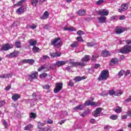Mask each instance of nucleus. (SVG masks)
Masks as SVG:
<instances>
[{
	"instance_id": "obj_1",
	"label": "nucleus",
	"mask_w": 131,
	"mask_h": 131,
	"mask_svg": "<svg viewBox=\"0 0 131 131\" xmlns=\"http://www.w3.org/2000/svg\"><path fill=\"white\" fill-rule=\"evenodd\" d=\"M108 77H109V72L108 71L103 70L101 72L98 79L99 81H101V80H107Z\"/></svg>"
},
{
	"instance_id": "obj_2",
	"label": "nucleus",
	"mask_w": 131,
	"mask_h": 131,
	"mask_svg": "<svg viewBox=\"0 0 131 131\" xmlns=\"http://www.w3.org/2000/svg\"><path fill=\"white\" fill-rule=\"evenodd\" d=\"M69 64L73 66V67H77V66H80V67H84L86 64L84 61L78 62V61H73L72 60L70 61Z\"/></svg>"
},
{
	"instance_id": "obj_3",
	"label": "nucleus",
	"mask_w": 131,
	"mask_h": 131,
	"mask_svg": "<svg viewBox=\"0 0 131 131\" xmlns=\"http://www.w3.org/2000/svg\"><path fill=\"white\" fill-rule=\"evenodd\" d=\"M60 40H61L60 37H57L55 38L53 40H51V46H53L54 47H55V48H58V47H60V46L61 45V42H58V41Z\"/></svg>"
},
{
	"instance_id": "obj_4",
	"label": "nucleus",
	"mask_w": 131,
	"mask_h": 131,
	"mask_svg": "<svg viewBox=\"0 0 131 131\" xmlns=\"http://www.w3.org/2000/svg\"><path fill=\"white\" fill-rule=\"evenodd\" d=\"M62 88H63V83H56V86L53 90L54 93L55 94H57V93H59V92H60V91L62 90Z\"/></svg>"
},
{
	"instance_id": "obj_5",
	"label": "nucleus",
	"mask_w": 131,
	"mask_h": 131,
	"mask_svg": "<svg viewBox=\"0 0 131 131\" xmlns=\"http://www.w3.org/2000/svg\"><path fill=\"white\" fill-rule=\"evenodd\" d=\"M13 48H14V46L12 44L5 43L3 45L1 48V50L4 51H9V50L13 49Z\"/></svg>"
},
{
	"instance_id": "obj_6",
	"label": "nucleus",
	"mask_w": 131,
	"mask_h": 131,
	"mask_svg": "<svg viewBox=\"0 0 131 131\" xmlns=\"http://www.w3.org/2000/svg\"><path fill=\"white\" fill-rule=\"evenodd\" d=\"M120 53L122 54H129L130 52V50L128 48V46H124L119 51Z\"/></svg>"
},
{
	"instance_id": "obj_7",
	"label": "nucleus",
	"mask_w": 131,
	"mask_h": 131,
	"mask_svg": "<svg viewBox=\"0 0 131 131\" xmlns=\"http://www.w3.org/2000/svg\"><path fill=\"white\" fill-rule=\"evenodd\" d=\"M101 112H102V108L98 107L97 108H96L95 111L93 112L92 114L93 116H94V117H99V116H100Z\"/></svg>"
},
{
	"instance_id": "obj_8",
	"label": "nucleus",
	"mask_w": 131,
	"mask_h": 131,
	"mask_svg": "<svg viewBox=\"0 0 131 131\" xmlns=\"http://www.w3.org/2000/svg\"><path fill=\"white\" fill-rule=\"evenodd\" d=\"M127 9H128V5H127V3H124L121 5V9H119L118 11L119 13H121V12H125V11H126Z\"/></svg>"
},
{
	"instance_id": "obj_9",
	"label": "nucleus",
	"mask_w": 131,
	"mask_h": 131,
	"mask_svg": "<svg viewBox=\"0 0 131 131\" xmlns=\"http://www.w3.org/2000/svg\"><path fill=\"white\" fill-rule=\"evenodd\" d=\"M19 51H14L13 52L11 53L10 54L7 55L6 56L7 58H16L18 57L19 55Z\"/></svg>"
},
{
	"instance_id": "obj_10",
	"label": "nucleus",
	"mask_w": 131,
	"mask_h": 131,
	"mask_svg": "<svg viewBox=\"0 0 131 131\" xmlns=\"http://www.w3.org/2000/svg\"><path fill=\"white\" fill-rule=\"evenodd\" d=\"M38 76V73L37 72H36L29 76V79L30 81H32L33 79H36V77H37Z\"/></svg>"
},
{
	"instance_id": "obj_11",
	"label": "nucleus",
	"mask_w": 131,
	"mask_h": 131,
	"mask_svg": "<svg viewBox=\"0 0 131 131\" xmlns=\"http://www.w3.org/2000/svg\"><path fill=\"white\" fill-rule=\"evenodd\" d=\"M108 93L110 96H113V95H115V96H121V95H122V93L121 92H115L113 90H109Z\"/></svg>"
},
{
	"instance_id": "obj_12",
	"label": "nucleus",
	"mask_w": 131,
	"mask_h": 131,
	"mask_svg": "<svg viewBox=\"0 0 131 131\" xmlns=\"http://www.w3.org/2000/svg\"><path fill=\"white\" fill-rule=\"evenodd\" d=\"M25 11H26V8H25L24 6H22L16 10V12L17 13L18 15H21V14H23Z\"/></svg>"
},
{
	"instance_id": "obj_13",
	"label": "nucleus",
	"mask_w": 131,
	"mask_h": 131,
	"mask_svg": "<svg viewBox=\"0 0 131 131\" xmlns=\"http://www.w3.org/2000/svg\"><path fill=\"white\" fill-rule=\"evenodd\" d=\"M124 31H125V29L122 27H117L115 29L116 34H121V33H123Z\"/></svg>"
},
{
	"instance_id": "obj_14",
	"label": "nucleus",
	"mask_w": 131,
	"mask_h": 131,
	"mask_svg": "<svg viewBox=\"0 0 131 131\" xmlns=\"http://www.w3.org/2000/svg\"><path fill=\"white\" fill-rule=\"evenodd\" d=\"M20 62L22 63V64L28 63L32 65L34 63V60L33 59H24L21 60Z\"/></svg>"
},
{
	"instance_id": "obj_15",
	"label": "nucleus",
	"mask_w": 131,
	"mask_h": 131,
	"mask_svg": "<svg viewBox=\"0 0 131 131\" xmlns=\"http://www.w3.org/2000/svg\"><path fill=\"white\" fill-rule=\"evenodd\" d=\"M98 15L101 16V17H105V16H108L109 15V12L105 11L104 10H100L98 12Z\"/></svg>"
},
{
	"instance_id": "obj_16",
	"label": "nucleus",
	"mask_w": 131,
	"mask_h": 131,
	"mask_svg": "<svg viewBox=\"0 0 131 131\" xmlns=\"http://www.w3.org/2000/svg\"><path fill=\"white\" fill-rule=\"evenodd\" d=\"M66 61H58L56 62L55 65H56L57 67H61V66H64V65H66Z\"/></svg>"
},
{
	"instance_id": "obj_17",
	"label": "nucleus",
	"mask_w": 131,
	"mask_h": 131,
	"mask_svg": "<svg viewBox=\"0 0 131 131\" xmlns=\"http://www.w3.org/2000/svg\"><path fill=\"white\" fill-rule=\"evenodd\" d=\"M28 42H29V43L31 47H32V46L35 47V46H36V45L37 43V41L36 40L32 39H31L29 40H28Z\"/></svg>"
},
{
	"instance_id": "obj_18",
	"label": "nucleus",
	"mask_w": 131,
	"mask_h": 131,
	"mask_svg": "<svg viewBox=\"0 0 131 131\" xmlns=\"http://www.w3.org/2000/svg\"><path fill=\"white\" fill-rule=\"evenodd\" d=\"M85 106H97V103L94 101L88 100L85 102Z\"/></svg>"
},
{
	"instance_id": "obj_19",
	"label": "nucleus",
	"mask_w": 131,
	"mask_h": 131,
	"mask_svg": "<svg viewBox=\"0 0 131 131\" xmlns=\"http://www.w3.org/2000/svg\"><path fill=\"white\" fill-rule=\"evenodd\" d=\"M90 55H85L81 59V62H83L84 63H86L87 62H89L90 60Z\"/></svg>"
},
{
	"instance_id": "obj_20",
	"label": "nucleus",
	"mask_w": 131,
	"mask_h": 131,
	"mask_svg": "<svg viewBox=\"0 0 131 131\" xmlns=\"http://www.w3.org/2000/svg\"><path fill=\"white\" fill-rule=\"evenodd\" d=\"M85 13H86V11L84 9H80L77 11V14L79 15V16H84Z\"/></svg>"
},
{
	"instance_id": "obj_21",
	"label": "nucleus",
	"mask_w": 131,
	"mask_h": 131,
	"mask_svg": "<svg viewBox=\"0 0 131 131\" xmlns=\"http://www.w3.org/2000/svg\"><path fill=\"white\" fill-rule=\"evenodd\" d=\"M50 55L51 58H56V57H60V56H61V53H58L57 52H51L50 53Z\"/></svg>"
},
{
	"instance_id": "obj_22",
	"label": "nucleus",
	"mask_w": 131,
	"mask_h": 131,
	"mask_svg": "<svg viewBox=\"0 0 131 131\" xmlns=\"http://www.w3.org/2000/svg\"><path fill=\"white\" fill-rule=\"evenodd\" d=\"M34 127V126L33 125L31 124H29L28 125L25 126L24 130L31 131L32 130V129Z\"/></svg>"
},
{
	"instance_id": "obj_23",
	"label": "nucleus",
	"mask_w": 131,
	"mask_h": 131,
	"mask_svg": "<svg viewBox=\"0 0 131 131\" xmlns=\"http://www.w3.org/2000/svg\"><path fill=\"white\" fill-rule=\"evenodd\" d=\"M107 17L105 16H101L100 17L98 18V21H99V23H106V19Z\"/></svg>"
},
{
	"instance_id": "obj_24",
	"label": "nucleus",
	"mask_w": 131,
	"mask_h": 131,
	"mask_svg": "<svg viewBox=\"0 0 131 131\" xmlns=\"http://www.w3.org/2000/svg\"><path fill=\"white\" fill-rule=\"evenodd\" d=\"M12 75L11 74H5L3 75H0V78H10L12 77Z\"/></svg>"
},
{
	"instance_id": "obj_25",
	"label": "nucleus",
	"mask_w": 131,
	"mask_h": 131,
	"mask_svg": "<svg viewBox=\"0 0 131 131\" xmlns=\"http://www.w3.org/2000/svg\"><path fill=\"white\" fill-rule=\"evenodd\" d=\"M20 95L18 94H13V96H12V99L13 101H17V100H18V99H20Z\"/></svg>"
},
{
	"instance_id": "obj_26",
	"label": "nucleus",
	"mask_w": 131,
	"mask_h": 131,
	"mask_svg": "<svg viewBox=\"0 0 131 131\" xmlns=\"http://www.w3.org/2000/svg\"><path fill=\"white\" fill-rule=\"evenodd\" d=\"M83 79H85V77L82 76V77H79V76H77L75 77L74 80L76 82H78V81H80Z\"/></svg>"
},
{
	"instance_id": "obj_27",
	"label": "nucleus",
	"mask_w": 131,
	"mask_h": 131,
	"mask_svg": "<svg viewBox=\"0 0 131 131\" xmlns=\"http://www.w3.org/2000/svg\"><path fill=\"white\" fill-rule=\"evenodd\" d=\"M65 31H76V29L74 27H65L63 28Z\"/></svg>"
},
{
	"instance_id": "obj_28",
	"label": "nucleus",
	"mask_w": 131,
	"mask_h": 131,
	"mask_svg": "<svg viewBox=\"0 0 131 131\" xmlns=\"http://www.w3.org/2000/svg\"><path fill=\"white\" fill-rule=\"evenodd\" d=\"M101 55L102 57H108L110 56V53H109V51L104 50L102 51Z\"/></svg>"
},
{
	"instance_id": "obj_29",
	"label": "nucleus",
	"mask_w": 131,
	"mask_h": 131,
	"mask_svg": "<svg viewBox=\"0 0 131 131\" xmlns=\"http://www.w3.org/2000/svg\"><path fill=\"white\" fill-rule=\"evenodd\" d=\"M37 4H38V1L37 0H31V4L33 7H37Z\"/></svg>"
},
{
	"instance_id": "obj_30",
	"label": "nucleus",
	"mask_w": 131,
	"mask_h": 131,
	"mask_svg": "<svg viewBox=\"0 0 131 131\" xmlns=\"http://www.w3.org/2000/svg\"><path fill=\"white\" fill-rule=\"evenodd\" d=\"M97 43L94 42H89L87 43V47H89V48H92V47H95V46H96Z\"/></svg>"
},
{
	"instance_id": "obj_31",
	"label": "nucleus",
	"mask_w": 131,
	"mask_h": 131,
	"mask_svg": "<svg viewBox=\"0 0 131 131\" xmlns=\"http://www.w3.org/2000/svg\"><path fill=\"white\" fill-rule=\"evenodd\" d=\"M26 1V0H21L16 4H14V6H17L18 7H20L22 6V5H23V3H25Z\"/></svg>"
},
{
	"instance_id": "obj_32",
	"label": "nucleus",
	"mask_w": 131,
	"mask_h": 131,
	"mask_svg": "<svg viewBox=\"0 0 131 131\" xmlns=\"http://www.w3.org/2000/svg\"><path fill=\"white\" fill-rule=\"evenodd\" d=\"M97 58H99V55H98L97 53H95L92 55V60L96 61Z\"/></svg>"
},
{
	"instance_id": "obj_33",
	"label": "nucleus",
	"mask_w": 131,
	"mask_h": 131,
	"mask_svg": "<svg viewBox=\"0 0 131 131\" xmlns=\"http://www.w3.org/2000/svg\"><path fill=\"white\" fill-rule=\"evenodd\" d=\"M74 110L75 111H76V110H83V109H82V105L79 104V105L76 106V107H75L74 108Z\"/></svg>"
},
{
	"instance_id": "obj_34",
	"label": "nucleus",
	"mask_w": 131,
	"mask_h": 131,
	"mask_svg": "<svg viewBox=\"0 0 131 131\" xmlns=\"http://www.w3.org/2000/svg\"><path fill=\"white\" fill-rule=\"evenodd\" d=\"M15 46L17 49H21V42L20 41H15Z\"/></svg>"
},
{
	"instance_id": "obj_35",
	"label": "nucleus",
	"mask_w": 131,
	"mask_h": 131,
	"mask_svg": "<svg viewBox=\"0 0 131 131\" xmlns=\"http://www.w3.org/2000/svg\"><path fill=\"white\" fill-rule=\"evenodd\" d=\"M91 112V110H88L85 111L84 113H83L82 114L80 115V116H82V117H84L85 115H88V114H90V113Z\"/></svg>"
},
{
	"instance_id": "obj_36",
	"label": "nucleus",
	"mask_w": 131,
	"mask_h": 131,
	"mask_svg": "<svg viewBox=\"0 0 131 131\" xmlns=\"http://www.w3.org/2000/svg\"><path fill=\"white\" fill-rule=\"evenodd\" d=\"M30 118H32V119H34V118H36V114L34 113H31L29 115Z\"/></svg>"
},
{
	"instance_id": "obj_37",
	"label": "nucleus",
	"mask_w": 131,
	"mask_h": 131,
	"mask_svg": "<svg viewBox=\"0 0 131 131\" xmlns=\"http://www.w3.org/2000/svg\"><path fill=\"white\" fill-rule=\"evenodd\" d=\"M37 125H38V128H39V129H41L42 127H43V125H45V124L43 123L38 122Z\"/></svg>"
},
{
	"instance_id": "obj_38",
	"label": "nucleus",
	"mask_w": 131,
	"mask_h": 131,
	"mask_svg": "<svg viewBox=\"0 0 131 131\" xmlns=\"http://www.w3.org/2000/svg\"><path fill=\"white\" fill-rule=\"evenodd\" d=\"M121 111H122V108H121V107L119 106L116 107V108L115 109V112H116V113H120Z\"/></svg>"
},
{
	"instance_id": "obj_39",
	"label": "nucleus",
	"mask_w": 131,
	"mask_h": 131,
	"mask_svg": "<svg viewBox=\"0 0 131 131\" xmlns=\"http://www.w3.org/2000/svg\"><path fill=\"white\" fill-rule=\"evenodd\" d=\"M78 46V42L77 41H75L71 45V47L73 48H77Z\"/></svg>"
},
{
	"instance_id": "obj_40",
	"label": "nucleus",
	"mask_w": 131,
	"mask_h": 131,
	"mask_svg": "<svg viewBox=\"0 0 131 131\" xmlns=\"http://www.w3.org/2000/svg\"><path fill=\"white\" fill-rule=\"evenodd\" d=\"M47 76H48V74L46 73H42L39 75V77L41 78V79H42V78H46Z\"/></svg>"
},
{
	"instance_id": "obj_41",
	"label": "nucleus",
	"mask_w": 131,
	"mask_h": 131,
	"mask_svg": "<svg viewBox=\"0 0 131 131\" xmlns=\"http://www.w3.org/2000/svg\"><path fill=\"white\" fill-rule=\"evenodd\" d=\"M42 87L44 90H50L51 89V85L49 84L42 85Z\"/></svg>"
},
{
	"instance_id": "obj_42",
	"label": "nucleus",
	"mask_w": 131,
	"mask_h": 131,
	"mask_svg": "<svg viewBox=\"0 0 131 131\" xmlns=\"http://www.w3.org/2000/svg\"><path fill=\"white\" fill-rule=\"evenodd\" d=\"M32 50L35 53H38V52H39V48L38 47H37L36 46H34Z\"/></svg>"
},
{
	"instance_id": "obj_43",
	"label": "nucleus",
	"mask_w": 131,
	"mask_h": 131,
	"mask_svg": "<svg viewBox=\"0 0 131 131\" xmlns=\"http://www.w3.org/2000/svg\"><path fill=\"white\" fill-rule=\"evenodd\" d=\"M111 63H113V64H117V62H118V60L117 58H112L111 60Z\"/></svg>"
},
{
	"instance_id": "obj_44",
	"label": "nucleus",
	"mask_w": 131,
	"mask_h": 131,
	"mask_svg": "<svg viewBox=\"0 0 131 131\" xmlns=\"http://www.w3.org/2000/svg\"><path fill=\"white\" fill-rule=\"evenodd\" d=\"M110 118L111 119H112L113 120H116V119H117V118H118V116H117V115H112L110 117Z\"/></svg>"
},
{
	"instance_id": "obj_45",
	"label": "nucleus",
	"mask_w": 131,
	"mask_h": 131,
	"mask_svg": "<svg viewBox=\"0 0 131 131\" xmlns=\"http://www.w3.org/2000/svg\"><path fill=\"white\" fill-rule=\"evenodd\" d=\"M102 4H104V0H99L98 1H97L96 2V4L97 6H100V5H102Z\"/></svg>"
},
{
	"instance_id": "obj_46",
	"label": "nucleus",
	"mask_w": 131,
	"mask_h": 131,
	"mask_svg": "<svg viewBox=\"0 0 131 131\" xmlns=\"http://www.w3.org/2000/svg\"><path fill=\"white\" fill-rule=\"evenodd\" d=\"M125 71H124V70H121L119 73H118V76H122L123 75V74H125Z\"/></svg>"
},
{
	"instance_id": "obj_47",
	"label": "nucleus",
	"mask_w": 131,
	"mask_h": 131,
	"mask_svg": "<svg viewBox=\"0 0 131 131\" xmlns=\"http://www.w3.org/2000/svg\"><path fill=\"white\" fill-rule=\"evenodd\" d=\"M77 33L78 35H79L80 36H81V35H83V34H84V32L81 30H79L77 31Z\"/></svg>"
},
{
	"instance_id": "obj_48",
	"label": "nucleus",
	"mask_w": 131,
	"mask_h": 131,
	"mask_svg": "<svg viewBox=\"0 0 131 131\" xmlns=\"http://www.w3.org/2000/svg\"><path fill=\"white\" fill-rule=\"evenodd\" d=\"M68 85H69V86H74V83H73L72 80H70L68 82Z\"/></svg>"
},
{
	"instance_id": "obj_49",
	"label": "nucleus",
	"mask_w": 131,
	"mask_h": 131,
	"mask_svg": "<svg viewBox=\"0 0 131 131\" xmlns=\"http://www.w3.org/2000/svg\"><path fill=\"white\" fill-rule=\"evenodd\" d=\"M45 68H46V67H45V66H41L40 67H39L38 68V72H40V71H41V70H43V69H45Z\"/></svg>"
},
{
	"instance_id": "obj_50",
	"label": "nucleus",
	"mask_w": 131,
	"mask_h": 131,
	"mask_svg": "<svg viewBox=\"0 0 131 131\" xmlns=\"http://www.w3.org/2000/svg\"><path fill=\"white\" fill-rule=\"evenodd\" d=\"M76 39L78 40L79 42H83V39H82V37L81 36L77 37L76 38Z\"/></svg>"
},
{
	"instance_id": "obj_51",
	"label": "nucleus",
	"mask_w": 131,
	"mask_h": 131,
	"mask_svg": "<svg viewBox=\"0 0 131 131\" xmlns=\"http://www.w3.org/2000/svg\"><path fill=\"white\" fill-rule=\"evenodd\" d=\"M3 123V125L5 126V128H7L8 127V122H7V121L4 120Z\"/></svg>"
},
{
	"instance_id": "obj_52",
	"label": "nucleus",
	"mask_w": 131,
	"mask_h": 131,
	"mask_svg": "<svg viewBox=\"0 0 131 131\" xmlns=\"http://www.w3.org/2000/svg\"><path fill=\"white\" fill-rule=\"evenodd\" d=\"M100 66H101V65L99 63H95L94 66V69H98V68H99V67H100Z\"/></svg>"
},
{
	"instance_id": "obj_53",
	"label": "nucleus",
	"mask_w": 131,
	"mask_h": 131,
	"mask_svg": "<svg viewBox=\"0 0 131 131\" xmlns=\"http://www.w3.org/2000/svg\"><path fill=\"white\" fill-rule=\"evenodd\" d=\"M129 102H131V95L127 99L125 100V103H129Z\"/></svg>"
},
{
	"instance_id": "obj_54",
	"label": "nucleus",
	"mask_w": 131,
	"mask_h": 131,
	"mask_svg": "<svg viewBox=\"0 0 131 131\" xmlns=\"http://www.w3.org/2000/svg\"><path fill=\"white\" fill-rule=\"evenodd\" d=\"M56 68H57V65L56 64V63L52 64L50 66V69H56Z\"/></svg>"
},
{
	"instance_id": "obj_55",
	"label": "nucleus",
	"mask_w": 131,
	"mask_h": 131,
	"mask_svg": "<svg viewBox=\"0 0 131 131\" xmlns=\"http://www.w3.org/2000/svg\"><path fill=\"white\" fill-rule=\"evenodd\" d=\"M72 68V67L71 66H68V67L66 68V70H67V71H68L69 72H71V71H72V70L71 69Z\"/></svg>"
},
{
	"instance_id": "obj_56",
	"label": "nucleus",
	"mask_w": 131,
	"mask_h": 131,
	"mask_svg": "<svg viewBox=\"0 0 131 131\" xmlns=\"http://www.w3.org/2000/svg\"><path fill=\"white\" fill-rule=\"evenodd\" d=\"M39 131H51V129H50L48 127H45L43 128L42 129H40Z\"/></svg>"
},
{
	"instance_id": "obj_57",
	"label": "nucleus",
	"mask_w": 131,
	"mask_h": 131,
	"mask_svg": "<svg viewBox=\"0 0 131 131\" xmlns=\"http://www.w3.org/2000/svg\"><path fill=\"white\" fill-rule=\"evenodd\" d=\"M90 123H92V124H94L96 123V120L95 119H92L90 120Z\"/></svg>"
},
{
	"instance_id": "obj_58",
	"label": "nucleus",
	"mask_w": 131,
	"mask_h": 131,
	"mask_svg": "<svg viewBox=\"0 0 131 131\" xmlns=\"http://www.w3.org/2000/svg\"><path fill=\"white\" fill-rule=\"evenodd\" d=\"M130 74V71L129 70H127L126 72H125L124 76H127L128 74Z\"/></svg>"
},
{
	"instance_id": "obj_59",
	"label": "nucleus",
	"mask_w": 131,
	"mask_h": 131,
	"mask_svg": "<svg viewBox=\"0 0 131 131\" xmlns=\"http://www.w3.org/2000/svg\"><path fill=\"white\" fill-rule=\"evenodd\" d=\"M5 102L4 101H0V108H2L3 106H4Z\"/></svg>"
},
{
	"instance_id": "obj_60",
	"label": "nucleus",
	"mask_w": 131,
	"mask_h": 131,
	"mask_svg": "<svg viewBox=\"0 0 131 131\" xmlns=\"http://www.w3.org/2000/svg\"><path fill=\"white\" fill-rule=\"evenodd\" d=\"M43 15L47 17V18H49V12L47 11H45V12L43 13Z\"/></svg>"
},
{
	"instance_id": "obj_61",
	"label": "nucleus",
	"mask_w": 131,
	"mask_h": 131,
	"mask_svg": "<svg viewBox=\"0 0 131 131\" xmlns=\"http://www.w3.org/2000/svg\"><path fill=\"white\" fill-rule=\"evenodd\" d=\"M48 18L49 17H47L46 15H43V16L40 17V19L42 20H46V19H48Z\"/></svg>"
},
{
	"instance_id": "obj_62",
	"label": "nucleus",
	"mask_w": 131,
	"mask_h": 131,
	"mask_svg": "<svg viewBox=\"0 0 131 131\" xmlns=\"http://www.w3.org/2000/svg\"><path fill=\"white\" fill-rule=\"evenodd\" d=\"M5 90L7 92H8V91H10V90H11V85H8L7 86Z\"/></svg>"
},
{
	"instance_id": "obj_63",
	"label": "nucleus",
	"mask_w": 131,
	"mask_h": 131,
	"mask_svg": "<svg viewBox=\"0 0 131 131\" xmlns=\"http://www.w3.org/2000/svg\"><path fill=\"white\" fill-rule=\"evenodd\" d=\"M42 59H43L44 60H47V59H50V57H49L47 55H44L42 57Z\"/></svg>"
},
{
	"instance_id": "obj_64",
	"label": "nucleus",
	"mask_w": 131,
	"mask_h": 131,
	"mask_svg": "<svg viewBox=\"0 0 131 131\" xmlns=\"http://www.w3.org/2000/svg\"><path fill=\"white\" fill-rule=\"evenodd\" d=\"M127 115L129 116V117H131V110L128 111L127 113Z\"/></svg>"
}]
</instances>
